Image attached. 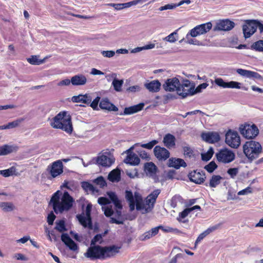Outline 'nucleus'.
I'll use <instances>...</instances> for the list:
<instances>
[{
  "label": "nucleus",
  "instance_id": "obj_1",
  "mask_svg": "<svg viewBox=\"0 0 263 263\" xmlns=\"http://www.w3.org/2000/svg\"><path fill=\"white\" fill-rule=\"evenodd\" d=\"M61 192L57 191L53 194L49 204H52L54 212L57 214L67 211L72 206L74 200L68 192L65 191L61 197Z\"/></svg>",
  "mask_w": 263,
  "mask_h": 263
},
{
  "label": "nucleus",
  "instance_id": "obj_2",
  "mask_svg": "<svg viewBox=\"0 0 263 263\" xmlns=\"http://www.w3.org/2000/svg\"><path fill=\"white\" fill-rule=\"evenodd\" d=\"M119 249L120 247L115 245L109 247L91 246L88 248L84 255L92 260L97 259H105L115 256L119 252Z\"/></svg>",
  "mask_w": 263,
  "mask_h": 263
},
{
  "label": "nucleus",
  "instance_id": "obj_3",
  "mask_svg": "<svg viewBox=\"0 0 263 263\" xmlns=\"http://www.w3.org/2000/svg\"><path fill=\"white\" fill-rule=\"evenodd\" d=\"M50 125L55 129H60L67 134H71L73 130L71 118L66 111H61L51 121Z\"/></svg>",
  "mask_w": 263,
  "mask_h": 263
},
{
  "label": "nucleus",
  "instance_id": "obj_4",
  "mask_svg": "<svg viewBox=\"0 0 263 263\" xmlns=\"http://www.w3.org/2000/svg\"><path fill=\"white\" fill-rule=\"evenodd\" d=\"M242 148L245 155L250 162L258 158L262 152V147L260 143L253 140L246 142Z\"/></svg>",
  "mask_w": 263,
  "mask_h": 263
},
{
  "label": "nucleus",
  "instance_id": "obj_5",
  "mask_svg": "<svg viewBox=\"0 0 263 263\" xmlns=\"http://www.w3.org/2000/svg\"><path fill=\"white\" fill-rule=\"evenodd\" d=\"M215 157L218 163L228 164L235 160V154L232 150L224 148L216 153Z\"/></svg>",
  "mask_w": 263,
  "mask_h": 263
},
{
  "label": "nucleus",
  "instance_id": "obj_6",
  "mask_svg": "<svg viewBox=\"0 0 263 263\" xmlns=\"http://www.w3.org/2000/svg\"><path fill=\"white\" fill-rule=\"evenodd\" d=\"M194 87L195 85L190 80H183L182 84L180 83L179 88L177 89V93L182 98H184L195 94Z\"/></svg>",
  "mask_w": 263,
  "mask_h": 263
},
{
  "label": "nucleus",
  "instance_id": "obj_7",
  "mask_svg": "<svg viewBox=\"0 0 263 263\" xmlns=\"http://www.w3.org/2000/svg\"><path fill=\"white\" fill-rule=\"evenodd\" d=\"M239 131L242 136L248 139H253L259 133V130L255 124L250 125L245 123L239 127Z\"/></svg>",
  "mask_w": 263,
  "mask_h": 263
},
{
  "label": "nucleus",
  "instance_id": "obj_8",
  "mask_svg": "<svg viewBox=\"0 0 263 263\" xmlns=\"http://www.w3.org/2000/svg\"><path fill=\"white\" fill-rule=\"evenodd\" d=\"M225 137V142L230 147L237 148L240 145V138L236 131L229 129Z\"/></svg>",
  "mask_w": 263,
  "mask_h": 263
},
{
  "label": "nucleus",
  "instance_id": "obj_9",
  "mask_svg": "<svg viewBox=\"0 0 263 263\" xmlns=\"http://www.w3.org/2000/svg\"><path fill=\"white\" fill-rule=\"evenodd\" d=\"M91 205L88 204H87L86 208V216L84 215V213L77 215V218H78L80 224L84 227H88L90 229H92V222L91 217Z\"/></svg>",
  "mask_w": 263,
  "mask_h": 263
},
{
  "label": "nucleus",
  "instance_id": "obj_10",
  "mask_svg": "<svg viewBox=\"0 0 263 263\" xmlns=\"http://www.w3.org/2000/svg\"><path fill=\"white\" fill-rule=\"evenodd\" d=\"M256 20H247L243 25L242 30L246 39L250 37L256 31Z\"/></svg>",
  "mask_w": 263,
  "mask_h": 263
},
{
  "label": "nucleus",
  "instance_id": "obj_11",
  "mask_svg": "<svg viewBox=\"0 0 263 263\" xmlns=\"http://www.w3.org/2000/svg\"><path fill=\"white\" fill-rule=\"evenodd\" d=\"M212 24L211 22H208L206 23L198 25L190 30V36L192 37H196L199 35L205 33L212 28Z\"/></svg>",
  "mask_w": 263,
  "mask_h": 263
},
{
  "label": "nucleus",
  "instance_id": "obj_12",
  "mask_svg": "<svg viewBox=\"0 0 263 263\" xmlns=\"http://www.w3.org/2000/svg\"><path fill=\"white\" fill-rule=\"evenodd\" d=\"M47 170L49 171L52 178H55L63 172V165L62 162L59 160L53 162L51 166H48Z\"/></svg>",
  "mask_w": 263,
  "mask_h": 263
},
{
  "label": "nucleus",
  "instance_id": "obj_13",
  "mask_svg": "<svg viewBox=\"0 0 263 263\" xmlns=\"http://www.w3.org/2000/svg\"><path fill=\"white\" fill-rule=\"evenodd\" d=\"M188 177L191 181L198 184L204 182L206 178L205 173L203 171H193L189 173Z\"/></svg>",
  "mask_w": 263,
  "mask_h": 263
},
{
  "label": "nucleus",
  "instance_id": "obj_14",
  "mask_svg": "<svg viewBox=\"0 0 263 263\" xmlns=\"http://www.w3.org/2000/svg\"><path fill=\"white\" fill-rule=\"evenodd\" d=\"M154 154L156 158L160 161H165L170 156V153L167 149L159 145L154 147Z\"/></svg>",
  "mask_w": 263,
  "mask_h": 263
},
{
  "label": "nucleus",
  "instance_id": "obj_15",
  "mask_svg": "<svg viewBox=\"0 0 263 263\" xmlns=\"http://www.w3.org/2000/svg\"><path fill=\"white\" fill-rule=\"evenodd\" d=\"M180 81L177 78L168 79L163 85V87L166 91H176L179 89Z\"/></svg>",
  "mask_w": 263,
  "mask_h": 263
},
{
  "label": "nucleus",
  "instance_id": "obj_16",
  "mask_svg": "<svg viewBox=\"0 0 263 263\" xmlns=\"http://www.w3.org/2000/svg\"><path fill=\"white\" fill-rule=\"evenodd\" d=\"M201 137L204 141L209 143H215L220 140L219 134L216 132L203 133Z\"/></svg>",
  "mask_w": 263,
  "mask_h": 263
},
{
  "label": "nucleus",
  "instance_id": "obj_17",
  "mask_svg": "<svg viewBox=\"0 0 263 263\" xmlns=\"http://www.w3.org/2000/svg\"><path fill=\"white\" fill-rule=\"evenodd\" d=\"M214 82L217 86L223 88H240V83L236 81L226 82L222 78H218L215 79Z\"/></svg>",
  "mask_w": 263,
  "mask_h": 263
},
{
  "label": "nucleus",
  "instance_id": "obj_18",
  "mask_svg": "<svg viewBox=\"0 0 263 263\" xmlns=\"http://www.w3.org/2000/svg\"><path fill=\"white\" fill-rule=\"evenodd\" d=\"M235 24L228 19L223 20L217 23L214 27L215 30L228 31L234 28Z\"/></svg>",
  "mask_w": 263,
  "mask_h": 263
},
{
  "label": "nucleus",
  "instance_id": "obj_19",
  "mask_svg": "<svg viewBox=\"0 0 263 263\" xmlns=\"http://www.w3.org/2000/svg\"><path fill=\"white\" fill-rule=\"evenodd\" d=\"M144 106V104L143 103H140L135 105L125 107L123 112L120 113L119 115L120 116L132 115L142 110Z\"/></svg>",
  "mask_w": 263,
  "mask_h": 263
},
{
  "label": "nucleus",
  "instance_id": "obj_20",
  "mask_svg": "<svg viewBox=\"0 0 263 263\" xmlns=\"http://www.w3.org/2000/svg\"><path fill=\"white\" fill-rule=\"evenodd\" d=\"M236 72L240 76L246 78H254L257 80L262 79L261 76L255 71L238 68L236 69Z\"/></svg>",
  "mask_w": 263,
  "mask_h": 263
},
{
  "label": "nucleus",
  "instance_id": "obj_21",
  "mask_svg": "<svg viewBox=\"0 0 263 263\" xmlns=\"http://www.w3.org/2000/svg\"><path fill=\"white\" fill-rule=\"evenodd\" d=\"M99 107L102 109L108 111H117L118 108L114 104L111 103L107 98H103L99 103Z\"/></svg>",
  "mask_w": 263,
  "mask_h": 263
},
{
  "label": "nucleus",
  "instance_id": "obj_22",
  "mask_svg": "<svg viewBox=\"0 0 263 263\" xmlns=\"http://www.w3.org/2000/svg\"><path fill=\"white\" fill-rule=\"evenodd\" d=\"M168 166L170 167H174L176 169H179L181 166L185 167L186 164L184 160L181 158H171L168 161Z\"/></svg>",
  "mask_w": 263,
  "mask_h": 263
},
{
  "label": "nucleus",
  "instance_id": "obj_23",
  "mask_svg": "<svg viewBox=\"0 0 263 263\" xmlns=\"http://www.w3.org/2000/svg\"><path fill=\"white\" fill-rule=\"evenodd\" d=\"M18 147L16 145L5 144L0 146V156L7 155L17 151Z\"/></svg>",
  "mask_w": 263,
  "mask_h": 263
},
{
  "label": "nucleus",
  "instance_id": "obj_24",
  "mask_svg": "<svg viewBox=\"0 0 263 263\" xmlns=\"http://www.w3.org/2000/svg\"><path fill=\"white\" fill-rule=\"evenodd\" d=\"M163 142L167 148H174L176 145L175 137L171 134H167L163 137Z\"/></svg>",
  "mask_w": 263,
  "mask_h": 263
},
{
  "label": "nucleus",
  "instance_id": "obj_25",
  "mask_svg": "<svg viewBox=\"0 0 263 263\" xmlns=\"http://www.w3.org/2000/svg\"><path fill=\"white\" fill-rule=\"evenodd\" d=\"M144 86L149 91L157 92L160 89L161 83L158 80H155L145 83Z\"/></svg>",
  "mask_w": 263,
  "mask_h": 263
},
{
  "label": "nucleus",
  "instance_id": "obj_26",
  "mask_svg": "<svg viewBox=\"0 0 263 263\" xmlns=\"http://www.w3.org/2000/svg\"><path fill=\"white\" fill-rule=\"evenodd\" d=\"M71 100L73 102H82L87 105H89L91 101L92 98L90 96L85 94L84 95H79L78 96H74L72 97Z\"/></svg>",
  "mask_w": 263,
  "mask_h": 263
},
{
  "label": "nucleus",
  "instance_id": "obj_27",
  "mask_svg": "<svg viewBox=\"0 0 263 263\" xmlns=\"http://www.w3.org/2000/svg\"><path fill=\"white\" fill-rule=\"evenodd\" d=\"M86 82L87 79L83 74L75 75L71 78V83L74 86L83 85Z\"/></svg>",
  "mask_w": 263,
  "mask_h": 263
},
{
  "label": "nucleus",
  "instance_id": "obj_28",
  "mask_svg": "<svg viewBox=\"0 0 263 263\" xmlns=\"http://www.w3.org/2000/svg\"><path fill=\"white\" fill-rule=\"evenodd\" d=\"M140 161V160L138 156L134 153H130L128 154L126 158L124 160V162L126 163L133 165H137L139 164Z\"/></svg>",
  "mask_w": 263,
  "mask_h": 263
},
{
  "label": "nucleus",
  "instance_id": "obj_29",
  "mask_svg": "<svg viewBox=\"0 0 263 263\" xmlns=\"http://www.w3.org/2000/svg\"><path fill=\"white\" fill-rule=\"evenodd\" d=\"M125 198L129 202L130 210L133 211L135 208V197L134 198L133 194L131 191H126Z\"/></svg>",
  "mask_w": 263,
  "mask_h": 263
},
{
  "label": "nucleus",
  "instance_id": "obj_30",
  "mask_svg": "<svg viewBox=\"0 0 263 263\" xmlns=\"http://www.w3.org/2000/svg\"><path fill=\"white\" fill-rule=\"evenodd\" d=\"M97 162L103 166H109L112 163L110 158L103 155L97 157Z\"/></svg>",
  "mask_w": 263,
  "mask_h": 263
},
{
  "label": "nucleus",
  "instance_id": "obj_31",
  "mask_svg": "<svg viewBox=\"0 0 263 263\" xmlns=\"http://www.w3.org/2000/svg\"><path fill=\"white\" fill-rule=\"evenodd\" d=\"M24 121L23 118L17 119L12 122H9L7 125L0 126V129H10L16 127Z\"/></svg>",
  "mask_w": 263,
  "mask_h": 263
},
{
  "label": "nucleus",
  "instance_id": "obj_32",
  "mask_svg": "<svg viewBox=\"0 0 263 263\" xmlns=\"http://www.w3.org/2000/svg\"><path fill=\"white\" fill-rule=\"evenodd\" d=\"M159 230L158 227L152 228L151 230L145 232L143 234V238L142 239V240H145L150 239L153 236H156L158 234Z\"/></svg>",
  "mask_w": 263,
  "mask_h": 263
},
{
  "label": "nucleus",
  "instance_id": "obj_33",
  "mask_svg": "<svg viewBox=\"0 0 263 263\" xmlns=\"http://www.w3.org/2000/svg\"><path fill=\"white\" fill-rule=\"evenodd\" d=\"M120 171L117 169L114 170L108 175V179L112 182L118 181L120 179Z\"/></svg>",
  "mask_w": 263,
  "mask_h": 263
},
{
  "label": "nucleus",
  "instance_id": "obj_34",
  "mask_svg": "<svg viewBox=\"0 0 263 263\" xmlns=\"http://www.w3.org/2000/svg\"><path fill=\"white\" fill-rule=\"evenodd\" d=\"M222 179L220 175H213L210 180L209 185L211 187H216L220 183Z\"/></svg>",
  "mask_w": 263,
  "mask_h": 263
},
{
  "label": "nucleus",
  "instance_id": "obj_35",
  "mask_svg": "<svg viewBox=\"0 0 263 263\" xmlns=\"http://www.w3.org/2000/svg\"><path fill=\"white\" fill-rule=\"evenodd\" d=\"M135 206H136V209L137 210H140L144 209V204L142 201V198L140 195H139L138 193H135Z\"/></svg>",
  "mask_w": 263,
  "mask_h": 263
},
{
  "label": "nucleus",
  "instance_id": "obj_36",
  "mask_svg": "<svg viewBox=\"0 0 263 263\" xmlns=\"http://www.w3.org/2000/svg\"><path fill=\"white\" fill-rule=\"evenodd\" d=\"M158 228L159 230L160 229L165 233H174L176 234L181 233V231L177 228H173L168 226L163 227L162 226H158Z\"/></svg>",
  "mask_w": 263,
  "mask_h": 263
},
{
  "label": "nucleus",
  "instance_id": "obj_37",
  "mask_svg": "<svg viewBox=\"0 0 263 263\" xmlns=\"http://www.w3.org/2000/svg\"><path fill=\"white\" fill-rule=\"evenodd\" d=\"M251 48L257 51L263 52V40L253 43L251 46Z\"/></svg>",
  "mask_w": 263,
  "mask_h": 263
},
{
  "label": "nucleus",
  "instance_id": "obj_38",
  "mask_svg": "<svg viewBox=\"0 0 263 263\" xmlns=\"http://www.w3.org/2000/svg\"><path fill=\"white\" fill-rule=\"evenodd\" d=\"M0 207L5 212L12 211L14 209V206L12 203L7 202H1Z\"/></svg>",
  "mask_w": 263,
  "mask_h": 263
},
{
  "label": "nucleus",
  "instance_id": "obj_39",
  "mask_svg": "<svg viewBox=\"0 0 263 263\" xmlns=\"http://www.w3.org/2000/svg\"><path fill=\"white\" fill-rule=\"evenodd\" d=\"M145 170L151 174H154L157 170V167L153 162H148L145 164Z\"/></svg>",
  "mask_w": 263,
  "mask_h": 263
},
{
  "label": "nucleus",
  "instance_id": "obj_40",
  "mask_svg": "<svg viewBox=\"0 0 263 263\" xmlns=\"http://www.w3.org/2000/svg\"><path fill=\"white\" fill-rule=\"evenodd\" d=\"M55 229L60 232H63L67 230L65 227V223L64 220H60L59 222H56Z\"/></svg>",
  "mask_w": 263,
  "mask_h": 263
},
{
  "label": "nucleus",
  "instance_id": "obj_41",
  "mask_svg": "<svg viewBox=\"0 0 263 263\" xmlns=\"http://www.w3.org/2000/svg\"><path fill=\"white\" fill-rule=\"evenodd\" d=\"M178 29L169 34L168 36L164 38V40L170 43H174L177 40V32Z\"/></svg>",
  "mask_w": 263,
  "mask_h": 263
},
{
  "label": "nucleus",
  "instance_id": "obj_42",
  "mask_svg": "<svg viewBox=\"0 0 263 263\" xmlns=\"http://www.w3.org/2000/svg\"><path fill=\"white\" fill-rule=\"evenodd\" d=\"M217 168V165L214 161L210 162L204 167V168L210 173H213Z\"/></svg>",
  "mask_w": 263,
  "mask_h": 263
},
{
  "label": "nucleus",
  "instance_id": "obj_43",
  "mask_svg": "<svg viewBox=\"0 0 263 263\" xmlns=\"http://www.w3.org/2000/svg\"><path fill=\"white\" fill-rule=\"evenodd\" d=\"M123 83V80H119L118 79H115L112 81V84L114 86V89L116 91H120L121 90V87Z\"/></svg>",
  "mask_w": 263,
  "mask_h": 263
},
{
  "label": "nucleus",
  "instance_id": "obj_44",
  "mask_svg": "<svg viewBox=\"0 0 263 263\" xmlns=\"http://www.w3.org/2000/svg\"><path fill=\"white\" fill-rule=\"evenodd\" d=\"M27 61L32 65H40L43 63V60H39L36 55H32L27 59Z\"/></svg>",
  "mask_w": 263,
  "mask_h": 263
},
{
  "label": "nucleus",
  "instance_id": "obj_45",
  "mask_svg": "<svg viewBox=\"0 0 263 263\" xmlns=\"http://www.w3.org/2000/svg\"><path fill=\"white\" fill-rule=\"evenodd\" d=\"M158 143V141L157 140H153L147 143L142 144L141 146L143 148H147L148 149H151L155 145Z\"/></svg>",
  "mask_w": 263,
  "mask_h": 263
},
{
  "label": "nucleus",
  "instance_id": "obj_46",
  "mask_svg": "<svg viewBox=\"0 0 263 263\" xmlns=\"http://www.w3.org/2000/svg\"><path fill=\"white\" fill-rule=\"evenodd\" d=\"M142 0H134L125 3H121L123 9L130 7L132 6L136 5L140 2H142Z\"/></svg>",
  "mask_w": 263,
  "mask_h": 263
},
{
  "label": "nucleus",
  "instance_id": "obj_47",
  "mask_svg": "<svg viewBox=\"0 0 263 263\" xmlns=\"http://www.w3.org/2000/svg\"><path fill=\"white\" fill-rule=\"evenodd\" d=\"M190 212L191 211L189 208L185 209L183 211L179 213V217L177 218V220L179 222L182 221L181 219L185 218Z\"/></svg>",
  "mask_w": 263,
  "mask_h": 263
},
{
  "label": "nucleus",
  "instance_id": "obj_48",
  "mask_svg": "<svg viewBox=\"0 0 263 263\" xmlns=\"http://www.w3.org/2000/svg\"><path fill=\"white\" fill-rule=\"evenodd\" d=\"M94 182L96 184L100 185L101 187H103L106 185V182L102 176H100L96 178L94 180Z\"/></svg>",
  "mask_w": 263,
  "mask_h": 263
},
{
  "label": "nucleus",
  "instance_id": "obj_49",
  "mask_svg": "<svg viewBox=\"0 0 263 263\" xmlns=\"http://www.w3.org/2000/svg\"><path fill=\"white\" fill-rule=\"evenodd\" d=\"M81 186H82V187L85 191H94L93 186L91 184H90V183H89L87 181L82 182Z\"/></svg>",
  "mask_w": 263,
  "mask_h": 263
},
{
  "label": "nucleus",
  "instance_id": "obj_50",
  "mask_svg": "<svg viewBox=\"0 0 263 263\" xmlns=\"http://www.w3.org/2000/svg\"><path fill=\"white\" fill-rule=\"evenodd\" d=\"M15 168L13 167H11L10 168L2 170L3 176L5 177H9L13 175V173L14 171Z\"/></svg>",
  "mask_w": 263,
  "mask_h": 263
},
{
  "label": "nucleus",
  "instance_id": "obj_51",
  "mask_svg": "<svg viewBox=\"0 0 263 263\" xmlns=\"http://www.w3.org/2000/svg\"><path fill=\"white\" fill-rule=\"evenodd\" d=\"M71 250L75 251L78 249L77 243L71 239V240L66 245Z\"/></svg>",
  "mask_w": 263,
  "mask_h": 263
},
{
  "label": "nucleus",
  "instance_id": "obj_52",
  "mask_svg": "<svg viewBox=\"0 0 263 263\" xmlns=\"http://www.w3.org/2000/svg\"><path fill=\"white\" fill-rule=\"evenodd\" d=\"M98 202L100 205H107L110 203L109 199L106 197H101L98 198Z\"/></svg>",
  "mask_w": 263,
  "mask_h": 263
},
{
  "label": "nucleus",
  "instance_id": "obj_53",
  "mask_svg": "<svg viewBox=\"0 0 263 263\" xmlns=\"http://www.w3.org/2000/svg\"><path fill=\"white\" fill-rule=\"evenodd\" d=\"M100 98L97 97L90 103L89 104L94 110L98 109V103L100 101Z\"/></svg>",
  "mask_w": 263,
  "mask_h": 263
},
{
  "label": "nucleus",
  "instance_id": "obj_54",
  "mask_svg": "<svg viewBox=\"0 0 263 263\" xmlns=\"http://www.w3.org/2000/svg\"><path fill=\"white\" fill-rule=\"evenodd\" d=\"M56 218L55 215L54 214L53 212L51 211L48 215L47 217V222L49 225H52Z\"/></svg>",
  "mask_w": 263,
  "mask_h": 263
},
{
  "label": "nucleus",
  "instance_id": "obj_55",
  "mask_svg": "<svg viewBox=\"0 0 263 263\" xmlns=\"http://www.w3.org/2000/svg\"><path fill=\"white\" fill-rule=\"evenodd\" d=\"M209 84L207 83H203L199 85L195 89L194 88L195 94L198 92H200L202 89H205Z\"/></svg>",
  "mask_w": 263,
  "mask_h": 263
},
{
  "label": "nucleus",
  "instance_id": "obj_56",
  "mask_svg": "<svg viewBox=\"0 0 263 263\" xmlns=\"http://www.w3.org/2000/svg\"><path fill=\"white\" fill-rule=\"evenodd\" d=\"M178 7L177 4H168L165 5L164 6H162L159 8V10L161 11L167 10V9H172Z\"/></svg>",
  "mask_w": 263,
  "mask_h": 263
},
{
  "label": "nucleus",
  "instance_id": "obj_57",
  "mask_svg": "<svg viewBox=\"0 0 263 263\" xmlns=\"http://www.w3.org/2000/svg\"><path fill=\"white\" fill-rule=\"evenodd\" d=\"M227 173L232 178H234L238 174V169L237 168H230L228 169Z\"/></svg>",
  "mask_w": 263,
  "mask_h": 263
},
{
  "label": "nucleus",
  "instance_id": "obj_58",
  "mask_svg": "<svg viewBox=\"0 0 263 263\" xmlns=\"http://www.w3.org/2000/svg\"><path fill=\"white\" fill-rule=\"evenodd\" d=\"M102 239V234H97L94 236L91 241V246L95 245L97 242L101 241Z\"/></svg>",
  "mask_w": 263,
  "mask_h": 263
},
{
  "label": "nucleus",
  "instance_id": "obj_59",
  "mask_svg": "<svg viewBox=\"0 0 263 263\" xmlns=\"http://www.w3.org/2000/svg\"><path fill=\"white\" fill-rule=\"evenodd\" d=\"M252 193V189L251 187L248 186L246 189L242 190L238 192V195H244Z\"/></svg>",
  "mask_w": 263,
  "mask_h": 263
},
{
  "label": "nucleus",
  "instance_id": "obj_60",
  "mask_svg": "<svg viewBox=\"0 0 263 263\" xmlns=\"http://www.w3.org/2000/svg\"><path fill=\"white\" fill-rule=\"evenodd\" d=\"M160 193V191L159 190H155L148 195V197L153 199L154 200L156 201V199Z\"/></svg>",
  "mask_w": 263,
  "mask_h": 263
},
{
  "label": "nucleus",
  "instance_id": "obj_61",
  "mask_svg": "<svg viewBox=\"0 0 263 263\" xmlns=\"http://www.w3.org/2000/svg\"><path fill=\"white\" fill-rule=\"evenodd\" d=\"M61 240L66 245H67V244L71 240V238L67 234L63 233L61 235Z\"/></svg>",
  "mask_w": 263,
  "mask_h": 263
},
{
  "label": "nucleus",
  "instance_id": "obj_62",
  "mask_svg": "<svg viewBox=\"0 0 263 263\" xmlns=\"http://www.w3.org/2000/svg\"><path fill=\"white\" fill-rule=\"evenodd\" d=\"M139 155L142 159H145L146 160H149L150 159L149 155L145 151H141L139 152Z\"/></svg>",
  "mask_w": 263,
  "mask_h": 263
},
{
  "label": "nucleus",
  "instance_id": "obj_63",
  "mask_svg": "<svg viewBox=\"0 0 263 263\" xmlns=\"http://www.w3.org/2000/svg\"><path fill=\"white\" fill-rule=\"evenodd\" d=\"M113 213L114 211L111 206H107L105 208L104 214L106 217H110L113 214Z\"/></svg>",
  "mask_w": 263,
  "mask_h": 263
},
{
  "label": "nucleus",
  "instance_id": "obj_64",
  "mask_svg": "<svg viewBox=\"0 0 263 263\" xmlns=\"http://www.w3.org/2000/svg\"><path fill=\"white\" fill-rule=\"evenodd\" d=\"M109 199L114 202L118 199V198L115 192H109L107 193Z\"/></svg>",
  "mask_w": 263,
  "mask_h": 263
}]
</instances>
